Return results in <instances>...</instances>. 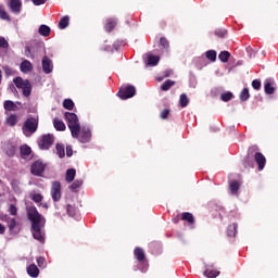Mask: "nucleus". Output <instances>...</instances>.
Wrapping results in <instances>:
<instances>
[{"label":"nucleus","instance_id":"obj_1","mask_svg":"<svg viewBox=\"0 0 278 278\" xmlns=\"http://www.w3.org/2000/svg\"><path fill=\"white\" fill-rule=\"evenodd\" d=\"M28 220H30V231L33 233V238L38 240V242H45V225H47V219L42 216L36 206H29L27 208Z\"/></svg>","mask_w":278,"mask_h":278},{"label":"nucleus","instance_id":"obj_2","mask_svg":"<svg viewBox=\"0 0 278 278\" xmlns=\"http://www.w3.org/2000/svg\"><path fill=\"white\" fill-rule=\"evenodd\" d=\"M38 117H28L24 122L22 126V131L24 136H26V138H30L31 136H34V134H36V131H38Z\"/></svg>","mask_w":278,"mask_h":278},{"label":"nucleus","instance_id":"obj_3","mask_svg":"<svg viewBox=\"0 0 278 278\" xmlns=\"http://www.w3.org/2000/svg\"><path fill=\"white\" fill-rule=\"evenodd\" d=\"M64 116L72 136H77V132L81 127V125L79 124V117H77V114L65 112Z\"/></svg>","mask_w":278,"mask_h":278},{"label":"nucleus","instance_id":"obj_4","mask_svg":"<svg viewBox=\"0 0 278 278\" xmlns=\"http://www.w3.org/2000/svg\"><path fill=\"white\" fill-rule=\"evenodd\" d=\"M72 137L79 140L83 144H86L92 139V130L86 126H80L76 135Z\"/></svg>","mask_w":278,"mask_h":278},{"label":"nucleus","instance_id":"obj_5","mask_svg":"<svg viewBox=\"0 0 278 278\" xmlns=\"http://www.w3.org/2000/svg\"><path fill=\"white\" fill-rule=\"evenodd\" d=\"M16 88L22 89V92L25 97H29L31 94V83L28 79H23L22 77H15L13 79Z\"/></svg>","mask_w":278,"mask_h":278},{"label":"nucleus","instance_id":"obj_6","mask_svg":"<svg viewBox=\"0 0 278 278\" xmlns=\"http://www.w3.org/2000/svg\"><path fill=\"white\" fill-rule=\"evenodd\" d=\"M117 97L123 99L124 101L127 99H131V97H136V87L129 85L126 88H121L117 92Z\"/></svg>","mask_w":278,"mask_h":278},{"label":"nucleus","instance_id":"obj_7","mask_svg":"<svg viewBox=\"0 0 278 278\" xmlns=\"http://www.w3.org/2000/svg\"><path fill=\"white\" fill-rule=\"evenodd\" d=\"M51 197L54 203H58L62 199V184L60 181H53L51 186Z\"/></svg>","mask_w":278,"mask_h":278},{"label":"nucleus","instance_id":"obj_8","mask_svg":"<svg viewBox=\"0 0 278 278\" xmlns=\"http://www.w3.org/2000/svg\"><path fill=\"white\" fill-rule=\"evenodd\" d=\"M45 168H47V166L42 164L41 161H35L30 166V173L31 175H35V177H42Z\"/></svg>","mask_w":278,"mask_h":278},{"label":"nucleus","instance_id":"obj_9","mask_svg":"<svg viewBox=\"0 0 278 278\" xmlns=\"http://www.w3.org/2000/svg\"><path fill=\"white\" fill-rule=\"evenodd\" d=\"M257 151H260V147H257L256 144L251 146L248 149V157H245L243 161L244 168H253V162H251L249 157L255 155V153H258Z\"/></svg>","mask_w":278,"mask_h":278},{"label":"nucleus","instance_id":"obj_10","mask_svg":"<svg viewBox=\"0 0 278 278\" xmlns=\"http://www.w3.org/2000/svg\"><path fill=\"white\" fill-rule=\"evenodd\" d=\"M40 149L47 151V149H51L53 146V135H43L38 142Z\"/></svg>","mask_w":278,"mask_h":278},{"label":"nucleus","instance_id":"obj_11","mask_svg":"<svg viewBox=\"0 0 278 278\" xmlns=\"http://www.w3.org/2000/svg\"><path fill=\"white\" fill-rule=\"evenodd\" d=\"M134 255L139 264L149 266V264H147V254H144V250L142 248L140 247L135 248Z\"/></svg>","mask_w":278,"mask_h":278},{"label":"nucleus","instance_id":"obj_12","mask_svg":"<svg viewBox=\"0 0 278 278\" xmlns=\"http://www.w3.org/2000/svg\"><path fill=\"white\" fill-rule=\"evenodd\" d=\"M1 220L7 223V227L10 231V233H14V229H16V227H18V222H16V218H14V217H9L8 215H4L1 218Z\"/></svg>","mask_w":278,"mask_h":278},{"label":"nucleus","instance_id":"obj_13","mask_svg":"<svg viewBox=\"0 0 278 278\" xmlns=\"http://www.w3.org/2000/svg\"><path fill=\"white\" fill-rule=\"evenodd\" d=\"M42 71L46 73V75H49V73L53 72V61L49 59V56H43L42 58Z\"/></svg>","mask_w":278,"mask_h":278},{"label":"nucleus","instance_id":"obj_14","mask_svg":"<svg viewBox=\"0 0 278 278\" xmlns=\"http://www.w3.org/2000/svg\"><path fill=\"white\" fill-rule=\"evenodd\" d=\"M9 8L14 14H21V9L23 8V2L21 0H10Z\"/></svg>","mask_w":278,"mask_h":278},{"label":"nucleus","instance_id":"obj_15","mask_svg":"<svg viewBox=\"0 0 278 278\" xmlns=\"http://www.w3.org/2000/svg\"><path fill=\"white\" fill-rule=\"evenodd\" d=\"M254 161L258 166V170H262L266 166V156L262 152H256L254 154Z\"/></svg>","mask_w":278,"mask_h":278},{"label":"nucleus","instance_id":"obj_16","mask_svg":"<svg viewBox=\"0 0 278 278\" xmlns=\"http://www.w3.org/2000/svg\"><path fill=\"white\" fill-rule=\"evenodd\" d=\"M26 273L27 275H29L31 278H37L40 275V269L38 268V266H36V264H30L27 268H26Z\"/></svg>","mask_w":278,"mask_h":278},{"label":"nucleus","instance_id":"obj_17","mask_svg":"<svg viewBox=\"0 0 278 278\" xmlns=\"http://www.w3.org/2000/svg\"><path fill=\"white\" fill-rule=\"evenodd\" d=\"M20 68L22 73H31V71H34V65H31V62L28 60H25L21 63Z\"/></svg>","mask_w":278,"mask_h":278},{"label":"nucleus","instance_id":"obj_18","mask_svg":"<svg viewBox=\"0 0 278 278\" xmlns=\"http://www.w3.org/2000/svg\"><path fill=\"white\" fill-rule=\"evenodd\" d=\"M4 153L8 157H14V155H16V147L12 143H8L4 148Z\"/></svg>","mask_w":278,"mask_h":278},{"label":"nucleus","instance_id":"obj_19","mask_svg":"<svg viewBox=\"0 0 278 278\" xmlns=\"http://www.w3.org/2000/svg\"><path fill=\"white\" fill-rule=\"evenodd\" d=\"M116 25H117L116 18H109L106 20L104 29L110 34L114 30V27H116Z\"/></svg>","mask_w":278,"mask_h":278},{"label":"nucleus","instance_id":"obj_20","mask_svg":"<svg viewBox=\"0 0 278 278\" xmlns=\"http://www.w3.org/2000/svg\"><path fill=\"white\" fill-rule=\"evenodd\" d=\"M75 175H77V170H75V168H70L66 170L65 180L67 184H73V181H75Z\"/></svg>","mask_w":278,"mask_h":278},{"label":"nucleus","instance_id":"obj_21","mask_svg":"<svg viewBox=\"0 0 278 278\" xmlns=\"http://www.w3.org/2000/svg\"><path fill=\"white\" fill-rule=\"evenodd\" d=\"M264 88H265L266 94H275V87H273V79L267 78V79L265 80V86H264Z\"/></svg>","mask_w":278,"mask_h":278},{"label":"nucleus","instance_id":"obj_22","mask_svg":"<svg viewBox=\"0 0 278 278\" xmlns=\"http://www.w3.org/2000/svg\"><path fill=\"white\" fill-rule=\"evenodd\" d=\"M237 233H238V224H230L227 228L228 238H236Z\"/></svg>","mask_w":278,"mask_h":278},{"label":"nucleus","instance_id":"obj_23","mask_svg":"<svg viewBox=\"0 0 278 278\" xmlns=\"http://www.w3.org/2000/svg\"><path fill=\"white\" fill-rule=\"evenodd\" d=\"M40 36H43V38H48V36H51V27L42 24L39 26V29H38Z\"/></svg>","mask_w":278,"mask_h":278},{"label":"nucleus","instance_id":"obj_24","mask_svg":"<svg viewBox=\"0 0 278 278\" xmlns=\"http://www.w3.org/2000/svg\"><path fill=\"white\" fill-rule=\"evenodd\" d=\"M3 108L7 112H16L17 106L12 100H7L3 103Z\"/></svg>","mask_w":278,"mask_h":278},{"label":"nucleus","instance_id":"obj_25","mask_svg":"<svg viewBox=\"0 0 278 278\" xmlns=\"http://www.w3.org/2000/svg\"><path fill=\"white\" fill-rule=\"evenodd\" d=\"M16 123H18V115L16 114H11L5 119V125H8L9 127H15Z\"/></svg>","mask_w":278,"mask_h":278},{"label":"nucleus","instance_id":"obj_26","mask_svg":"<svg viewBox=\"0 0 278 278\" xmlns=\"http://www.w3.org/2000/svg\"><path fill=\"white\" fill-rule=\"evenodd\" d=\"M53 126L56 131H66V124H64L61 119L54 118Z\"/></svg>","mask_w":278,"mask_h":278},{"label":"nucleus","instance_id":"obj_27","mask_svg":"<svg viewBox=\"0 0 278 278\" xmlns=\"http://www.w3.org/2000/svg\"><path fill=\"white\" fill-rule=\"evenodd\" d=\"M230 194H238V191L240 190V181L233 180L229 185Z\"/></svg>","mask_w":278,"mask_h":278},{"label":"nucleus","instance_id":"obj_28","mask_svg":"<svg viewBox=\"0 0 278 278\" xmlns=\"http://www.w3.org/2000/svg\"><path fill=\"white\" fill-rule=\"evenodd\" d=\"M20 153L23 157H27L31 155V148L27 144H23L20 147Z\"/></svg>","mask_w":278,"mask_h":278},{"label":"nucleus","instance_id":"obj_29","mask_svg":"<svg viewBox=\"0 0 278 278\" xmlns=\"http://www.w3.org/2000/svg\"><path fill=\"white\" fill-rule=\"evenodd\" d=\"M160 64V56L150 54L148 55V66H157Z\"/></svg>","mask_w":278,"mask_h":278},{"label":"nucleus","instance_id":"obj_30","mask_svg":"<svg viewBox=\"0 0 278 278\" xmlns=\"http://www.w3.org/2000/svg\"><path fill=\"white\" fill-rule=\"evenodd\" d=\"M71 23V17L68 15L63 16L59 22V27L61 29H66Z\"/></svg>","mask_w":278,"mask_h":278},{"label":"nucleus","instance_id":"obj_31","mask_svg":"<svg viewBox=\"0 0 278 278\" xmlns=\"http://www.w3.org/2000/svg\"><path fill=\"white\" fill-rule=\"evenodd\" d=\"M181 220H186L189 225H194V215H192V213L185 212L181 215Z\"/></svg>","mask_w":278,"mask_h":278},{"label":"nucleus","instance_id":"obj_32","mask_svg":"<svg viewBox=\"0 0 278 278\" xmlns=\"http://www.w3.org/2000/svg\"><path fill=\"white\" fill-rule=\"evenodd\" d=\"M175 86V80H172V79H167L164 81L163 86H161V90L163 92H168V90Z\"/></svg>","mask_w":278,"mask_h":278},{"label":"nucleus","instance_id":"obj_33","mask_svg":"<svg viewBox=\"0 0 278 278\" xmlns=\"http://www.w3.org/2000/svg\"><path fill=\"white\" fill-rule=\"evenodd\" d=\"M218 275H220V271H218L216 269L204 270V277H207V278H216V277H218Z\"/></svg>","mask_w":278,"mask_h":278},{"label":"nucleus","instance_id":"obj_34","mask_svg":"<svg viewBox=\"0 0 278 278\" xmlns=\"http://www.w3.org/2000/svg\"><path fill=\"white\" fill-rule=\"evenodd\" d=\"M179 103H180V108H188V104L190 103V99H188V96L186 93L180 94Z\"/></svg>","mask_w":278,"mask_h":278},{"label":"nucleus","instance_id":"obj_35","mask_svg":"<svg viewBox=\"0 0 278 278\" xmlns=\"http://www.w3.org/2000/svg\"><path fill=\"white\" fill-rule=\"evenodd\" d=\"M220 62H229V59L231 58V53L229 51H222L218 55Z\"/></svg>","mask_w":278,"mask_h":278},{"label":"nucleus","instance_id":"obj_36","mask_svg":"<svg viewBox=\"0 0 278 278\" xmlns=\"http://www.w3.org/2000/svg\"><path fill=\"white\" fill-rule=\"evenodd\" d=\"M220 99H222V101L227 103V101H231L233 99V93L230 91L224 92L220 94Z\"/></svg>","mask_w":278,"mask_h":278},{"label":"nucleus","instance_id":"obj_37","mask_svg":"<svg viewBox=\"0 0 278 278\" xmlns=\"http://www.w3.org/2000/svg\"><path fill=\"white\" fill-rule=\"evenodd\" d=\"M63 108L64 110H73L75 108V102H73L71 99H65L63 101Z\"/></svg>","mask_w":278,"mask_h":278},{"label":"nucleus","instance_id":"obj_38","mask_svg":"<svg viewBox=\"0 0 278 278\" xmlns=\"http://www.w3.org/2000/svg\"><path fill=\"white\" fill-rule=\"evenodd\" d=\"M251 93H249V88H244L240 93V101H249Z\"/></svg>","mask_w":278,"mask_h":278},{"label":"nucleus","instance_id":"obj_39","mask_svg":"<svg viewBox=\"0 0 278 278\" xmlns=\"http://www.w3.org/2000/svg\"><path fill=\"white\" fill-rule=\"evenodd\" d=\"M0 18H1L2 21H8V22L11 21L10 15L8 14V12H5V10L3 9V7H0Z\"/></svg>","mask_w":278,"mask_h":278},{"label":"nucleus","instance_id":"obj_40","mask_svg":"<svg viewBox=\"0 0 278 278\" xmlns=\"http://www.w3.org/2000/svg\"><path fill=\"white\" fill-rule=\"evenodd\" d=\"M206 58L211 62H216V50H208V51H206Z\"/></svg>","mask_w":278,"mask_h":278},{"label":"nucleus","instance_id":"obj_41","mask_svg":"<svg viewBox=\"0 0 278 278\" xmlns=\"http://www.w3.org/2000/svg\"><path fill=\"white\" fill-rule=\"evenodd\" d=\"M56 153H58L59 157H64L66 155V152L64 150V146L58 143L56 144Z\"/></svg>","mask_w":278,"mask_h":278},{"label":"nucleus","instance_id":"obj_42","mask_svg":"<svg viewBox=\"0 0 278 278\" xmlns=\"http://www.w3.org/2000/svg\"><path fill=\"white\" fill-rule=\"evenodd\" d=\"M84 185V180L81 179H76L72 185H71V190H77V188H81Z\"/></svg>","mask_w":278,"mask_h":278},{"label":"nucleus","instance_id":"obj_43","mask_svg":"<svg viewBox=\"0 0 278 278\" xmlns=\"http://www.w3.org/2000/svg\"><path fill=\"white\" fill-rule=\"evenodd\" d=\"M30 199L35 203H41L42 199H45V198L40 193H34V194L30 195Z\"/></svg>","mask_w":278,"mask_h":278},{"label":"nucleus","instance_id":"obj_44","mask_svg":"<svg viewBox=\"0 0 278 278\" xmlns=\"http://www.w3.org/2000/svg\"><path fill=\"white\" fill-rule=\"evenodd\" d=\"M67 214L68 216L75 217L77 216V208H75L73 205H67Z\"/></svg>","mask_w":278,"mask_h":278},{"label":"nucleus","instance_id":"obj_45","mask_svg":"<svg viewBox=\"0 0 278 278\" xmlns=\"http://www.w3.org/2000/svg\"><path fill=\"white\" fill-rule=\"evenodd\" d=\"M168 116H170V110L164 109L163 111H161L160 118H162V121H166Z\"/></svg>","mask_w":278,"mask_h":278},{"label":"nucleus","instance_id":"obj_46","mask_svg":"<svg viewBox=\"0 0 278 278\" xmlns=\"http://www.w3.org/2000/svg\"><path fill=\"white\" fill-rule=\"evenodd\" d=\"M10 216H16L18 214V208L14 204H10L9 206Z\"/></svg>","mask_w":278,"mask_h":278},{"label":"nucleus","instance_id":"obj_47","mask_svg":"<svg viewBox=\"0 0 278 278\" xmlns=\"http://www.w3.org/2000/svg\"><path fill=\"white\" fill-rule=\"evenodd\" d=\"M215 36H217V38H225L227 36V30L217 29V30H215Z\"/></svg>","mask_w":278,"mask_h":278},{"label":"nucleus","instance_id":"obj_48","mask_svg":"<svg viewBox=\"0 0 278 278\" xmlns=\"http://www.w3.org/2000/svg\"><path fill=\"white\" fill-rule=\"evenodd\" d=\"M10 43H8V40H5L3 37H0V49H9Z\"/></svg>","mask_w":278,"mask_h":278},{"label":"nucleus","instance_id":"obj_49","mask_svg":"<svg viewBox=\"0 0 278 278\" xmlns=\"http://www.w3.org/2000/svg\"><path fill=\"white\" fill-rule=\"evenodd\" d=\"M160 45L164 48V49H168V47H170V45L168 43V39H166L165 37H162L160 39Z\"/></svg>","mask_w":278,"mask_h":278},{"label":"nucleus","instance_id":"obj_50","mask_svg":"<svg viewBox=\"0 0 278 278\" xmlns=\"http://www.w3.org/2000/svg\"><path fill=\"white\" fill-rule=\"evenodd\" d=\"M252 88H254V90H260V88H262V81L254 79L252 81Z\"/></svg>","mask_w":278,"mask_h":278},{"label":"nucleus","instance_id":"obj_51","mask_svg":"<svg viewBox=\"0 0 278 278\" xmlns=\"http://www.w3.org/2000/svg\"><path fill=\"white\" fill-rule=\"evenodd\" d=\"M46 262H47V260L45 257H42V256H39L37 258V264H38L39 268H42V266H45Z\"/></svg>","mask_w":278,"mask_h":278},{"label":"nucleus","instance_id":"obj_52","mask_svg":"<svg viewBox=\"0 0 278 278\" xmlns=\"http://www.w3.org/2000/svg\"><path fill=\"white\" fill-rule=\"evenodd\" d=\"M34 5H45L47 0H33Z\"/></svg>","mask_w":278,"mask_h":278},{"label":"nucleus","instance_id":"obj_53","mask_svg":"<svg viewBox=\"0 0 278 278\" xmlns=\"http://www.w3.org/2000/svg\"><path fill=\"white\" fill-rule=\"evenodd\" d=\"M66 155H67V157H72L73 156V148L71 146L66 147Z\"/></svg>","mask_w":278,"mask_h":278},{"label":"nucleus","instance_id":"obj_54","mask_svg":"<svg viewBox=\"0 0 278 278\" xmlns=\"http://www.w3.org/2000/svg\"><path fill=\"white\" fill-rule=\"evenodd\" d=\"M4 73L5 75H12V68H10L9 66H4Z\"/></svg>","mask_w":278,"mask_h":278},{"label":"nucleus","instance_id":"obj_55","mask_svg":"<svg viewBox=\"0 0 278 278\" xmlns=\"http://www.w3.org/2000/svg\"><path fill=\"white\" fill-rule=\"evenodd\" d=\"M5 233V226L0 223V235Z\"/></svg>","mask_w":278,"mask_h":278},{"label":"nucleus","instance_id":"obj_56","mask_svg":"<svg viewBox=\"0 0 278 278\" xmlns=\"http://www.w3.org/2000/svg\"><path fill=\"white\" fill-rule=\"evenodd\" d=\"M1 81H3V72L0 70V85H1Z\"/></svg>","mask_w":278,"mask_h":278},{"label":"nucleus","instance_id":"obj_57","mask_svg":"<svg viewBox=\"0 0 278 278\" xmlns=\"http://www.w3.org/2000/svg\"><path fill=\"white\" fill-rule=\"evenodd\" d=\"M41 205H42V207H46V208L49 207V205H47V204H41Z\"/></svg>","mask_w":278,"mask_h":278},{"label":"nucleus","instance_id":"obj_58","mask_svg":"<svg viewBox=\"0 0 278 278\" xmlns=\"http://www.w3.org/2000/svg\"><path fill=\"white\" fill-rule=\"evenodd\" d=\"M26 51H28V53L31 51L29 48H26Z\"/></svg>","mask_w":278,"mask_h":278},{"label":"nucleus","instance_id":"obj_59","mask_svg":"<svg viewBox=\"0 0 278 278\" xmlns=\"http://www.w3.org/2000/svg\"><path fill=\"white\" fill-rule=\"evenodd\" d=\"M165 77H168V74H165Z\"/></svg>","mask_w":278,"mask_h":278},{"label":"nucleus","instance_id":"obj_60","mask_svg":"<svg viewBox=\"0 0 278 278\" xmlns=\"http://www.w3.org/2000/svg\"><path fill=\"white\" fill-rule=\"evenodd\" d=\"M141 273H144V269H141Z\"/></svg>","mask_w":278,"mask_h":278}]
</instances>
